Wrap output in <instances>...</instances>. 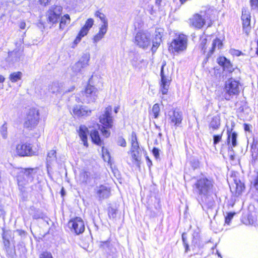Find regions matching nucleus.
Segmentation results:
<instances>
[{
	"label": "nucleus",
	"mask_w": 258,
	"mask_h": 258,
	"mask_svg": "<svg viewBox=\"0 0 258 258\" xmlns=\"http://www.w3.org/2000/svg\"><path fill=\"white\" fill-rule=\"evenodd\" d=\"M192 187L193 193L201 199L203 203L209 209L213 208L215 202L211 197L215 194V188L212 179L205 176L198 178L192 184Z\"/></svg>",
	"instance_id": "nucleus-1"
},
{
	"label": "nucleus",
	"mask_w": 258,
	"mask_h": 258,
	"mask_svg": "<svg viewBox=\"0 0 258 258\" xmlns=\"http://www.w3.org/2000/svg\"><path fill=\"white\" fill-rule=\"evenodd\" d=\"M112 107L110 106L106 108L104 113L99 117L100 122L102 124L100 130L103 136L107 138L110 136V133L107 130L112 126L113 119L111 116Z\"/></svg>",
	"instance_id": "nucleus-2"
},
{
	"label": "nucleus",
	"mask_w": 258,
	"mask_h": 258,
	"mask_svg": "<svg viewBox=\"0 0 258 258\" xmlns=\"http://www.w3.org/2000/svg\"><path fill=\"white\" fill-rule=\"evenodd\" d=\"M187 37L183 34L176 35L169 44L168 49L171 52H180L186 49Z\"/></svg>",
	"instance_id": "nucleus-3"
},
{
	"label": "nucleus",
	"mask_w": 258,
	"mask_h": 258,
	"mask_svg": "<svg viewBox=\"0 0 258 258\" xmlns=\"http://www.w3.org/2000/svg\"><path fill=\"white\" fill-rule=\"evenodd\" d=\"M37 170V168L22 169L17 176L19 186L23 187L24 185L32 182Z\"/></svg>",
	"instance_id": "nucleus-4"
},
{
	"label": "nucleus",
	"mask_w": 258,
	"mask_h": 258,
	"mask_svg": "<svg viewBox=\"0 0 258 258\" xmlns=\"http://www.w3.org/2000/svg\"><path fill=\"white\" fill-rule=\"evenodd\" d=\"M40 114L37 109L30 108L26 114L24 126L25 128L32 130L36 126L39 121Z\"/></svg>",
	"instance_id": "nucleus-5"
},
{
	"label": "nucleus",
	"mask_w": 258,
	"mask_h": 258,
	"mask_svg": "<svg viewBox=\"0 0 258 258\" xmlns=\"http://www.w3.org/2000/svg\"><path fill=\"white\" fill-rule=\"evenodd\" d=\"M16 152L20 157L32 156L36 155V152L32 149V146L28 143H21L16 147Z\"/></svg>",
	"instance_id": "nucleus-6"
},
{
	"label": "nucleus",
	"mask_w": 258,
	"mask_h": 258,
	"mask_svg": "<svg viewBox=\"0 0 258 258\" xmlns=\"http://www.w3.org/2000/svg\"><path fill=\"white\" fill-rule=\"evenodd\" d=\"M134 42L139 47L145 49L150 45V35L147 32L139 31L135 36Z\"/></svg>",
	"instance_id": "nucleus-7"
},
{
	"label": "nucleus",
	"mask_w": 258,
	"mask_h": 258,
	"mask_svg": "<svg viewBox=\"0 0 258 258\" xmlns=\"http://www.w3.org/2000/svg\"><path fill=\"white\" fill-rule=\"evenodd\" d=\"M224 97L226 100H230L232 95H235L238 92V84L232 79L228 80L225 83L224 89Z\"/></svg>",
	"instance_id": "nucleus-8"
},
{
	"label": "nucleus",
	"mask_w": 258,
	"mask_h": 258,
	"mask_svg": "<svg viewBox=\"0 0 258 258\" xmlns=\"http://www.w3.org/2000/svg\"><path fill=\"white\" fill-rule=\"evenodd\" d=\"M62 8L60 6H52L46 13L47 21L51 23H55L61 15Z\"/></svg>",
	"instance_id": "nucleus-9"
},
{
	"label": "nucleus",
	"mask_w": 258,
	"mask_h": 258,
	"mask_svg": "<svg viewBox=\"0 0 258 258\" xmlns=\"http://www.w3.org/2000/svg\"><path fill=\"white\" fill-rule=\"evenodd\" d=\"M97 89L94 86L88 84L82 92L83 101L86 103L94 102L97 97Z\"/></svg>",
	"instance_id": "nucleus-10"
},
{
	"label": "nucleus",
	"mask_w": 258,
	"mask_h": 258,
	"mask_svg": "<svg viewBox=\"0 0 258 258\" xmlns=\"http://www.w3.org/2000/svg\"><path fill=\"white\" fill-rule=\"evenodd\" d=\"M69 226L77 235L82 233L85 230L84 222L80 217H76L71 220L69 222Z\"/></svg>",
	"instance_id": "nucleus-11"
},
{
	"label": "nucleus",
	"mask_w": 258,
	"mask_h": 258,
	"mask_svg": "<svg viewBox=\"0 0 258 258\" xmlns=\"http://www.w3.org/2000/svg\"><path fill=\"white\" fill-rule=\"evenodd\" d=\"M168 120L170 123L178 126L182 120V114L176 110L169 111L168 113Z\"/></svg>",
	"instance_id": "nucleus-12"
},
{
	"label": "nucleus",
	"mask_w": 258,
	"mask_h": 258,
	"mask_svg": "<svg viewBox=\"0 0 258 258\" xmlns=\"http://www.w3.org/2000/svg\"><path fill=\"white\" fill-rule=\"evenodd\" d=\"M164 66L162 65L161 69V91L162 94H166L168 92L169 86L170 83L171 79L169 76H166L164 73Z\"/></svg>",
	"instance_id": "nucleus-13"
},
{
	"label": "nucleus",
	"mask_w": 258,
	"mask_h": 258,
	"mask_svg": "<svg viewBox=\"0 0 258 258\" xmlns=\"http://www.w3.org/2000/svg\"><path fill=\"white\" fill-rule=\"evenodd\" d=\"M95 190L97 197L101 200L108 198L110 195V188L104 185L97 186Z\"/></svg>",
	"instance_id": "nucleus-14"
},
{
	"label": "nucleus",
	"mask_w": 258,
	"mask_h": 258,
	"mask_svg": "<svg viewBox=\"0 0 258 258\" xmlns=\"http://www.w3.org/2000/svg\"><path fill=\"white\" fill-rule=\"evenodd\" d=\"M74 114L79 117H85L90 115L91 111L87 107L82 105H76L74 107Z\"/></svg>",
	"instance_id": "nucleus-15"
},
{
	"label": "nucleus",
	"mask_w": 258,
	"mask_h": 258,
	"mask_svg": "<svg viewBox=\"0 0 258 258\" xmlns=\"http://www.w3.org/2000/svg\"><path fill=\"white\" fill-rule=\"evenodd\" d=\"M190 23L195 28L200 29L205 24V19L199 14H195L189 19Z\"/></svg>",
	"instance_id": "nucleus-16"
},
{
	"label": "nucleus",
	"mask_w": 258,
	"mask_h": 258,
	"mask_svg": "<svg viewBox=\"0 0 258 258\" xmlns=\"http://www.w3.org/2000/svg\"><path fill=\"white\" fill-rule=\"evenodd\" d=\"M22 56V52L19 50H14L9 53L7 60L9 62L14 63L19 61Z\"/></svg>",
	"instance_id": "nucleus-17"
},
{
	"label": "nucleus",
	"mask_w": 258,
	"mask_h": 258,
	"mask_svg": "<svg viewBox=\"0 0 258 258\" xmlns=\"http://www.w3.org/2000/svg\"><path fill=\"white\" fill-rule=\"evenodd\" d=\"M218 63L223 68L224 70L231 72L233 70L232 65L229 60L224 56L219 57L217 58Z\"/></svg>",
	"instance_id": "nucleus-18"
},
{
	"label": "nucleus",
	"mask_w": 258,
	"mask_h": 258,
	"mask_svg": "<svg viewBox=\"0 0 258 258\" xmlns=\"http://www.w3.org/2000/svg\"><path fill=\"white\" fill-rule=\"evenodd\" d=\"M88 134V128L84 125H81L79 127V136L81 139L82 141L83 142L84 145L87 147L88 143H87V136Z\"/></svg>",
	"instance_id": "nucleus-19"
},
{
	"label": "nucleus",
	"mask_w": 258,
	"mask_h": 258,
	"mask_svg": "<svg viewBox=\"0 0 258 258\" xmlns=\"http://www.w3.org/2000/svg\"><path fill=\"white\" fill-rule=\"evenodd\" d=\"M223 43L222 41L219 38H216L213 41L212 47L207 54V57H210L214 53L215 48L217 47L218 49L222 48Z\"/></svg>",
	"instance_id": "nucleus-20"
},
{
	"label": "nucleus",
	"mask_w": 258,
	"mask_h": 258,
	"mask_svg": "<svg viewBox=\"0 0 258 258\" xmlns=\"http://www.w3.org/2000/svg\"><path fill=\"white\" fill-rule=\"evenodd\" d=\"M107 27H106V25H102L101 27L100 28L99 32L95 35L93 38L94 42L97 43L103 38L104 35L107 32Z\"/></svg>",
	"instance_id": "nucleus-21"
},
{
	"label": "nucleus",
	"mask_w": 258,
	"mask_h": 258,
	"mask_svg": "<svg viewBox=\"0 0 258 258\" xmlns=\"http://www.w3.org/2000/svg\"><path fill=\"white\" fill-rule=\"evenodd\" d=\"M220 125V117L219 115H216L213 117L209 124V128L213 131L217 130Z\"/></svg>",
	"instance_id": "nucleus-22"
},
{
	"label": "nucleus",
	"mask_w": 258,
	"mask_h": 258,
	"mask_svg": "<svg viewBox=\"0 0 258 258\" xmlns=\"http://www.w3.org/2000/svg\"><path fill=\"white\" fill-rule=\"evenodd\" d=\"M62 85L58 82H52L48 86V90L52 93H60Z\"/></svg>",
	"instance_id": "nucleus-23"
},
{
	"label": "nucleus",
	"mask_w": 258,
	"mask_h": 258,
	"mask_svg": "<svg viewBox=\"0 0 258 258\" xmlns=\"http://www.w3.org/2000/svg\"><path fill=\"white\" fill-rule=\"evenodd\" d=\"M90 137L94 144L99 146L102 145V141L101 140L98 131L96 130L92 131L90 133Z\"/></svg>",
	"instance_id": "nucleus-24"
},
{
	"label": "nucleus",
	"mask_w": 258,
	"mask_h": 258,
	"mask_svg": "<svg viewBox=\"0 0 258 258\" xmlns=\"http://www.w3.org/2000/svg\"><path fill=\"white\" fill-rule=\"evenodd\" d=\"M132 147L131 151H140L136 134L133 132L131 136Z\"/></svg>",
	"instance_id": "nucleus-25"
},
{
	"label": "nucleus",
	"mask_w": 258,
	"mask_h": 258,
	"mask_svg": "<svg viewBox=\"0 0 258 258\" xmlns=\"http://www.w3.org/2000/svg\"><path fill=\"white\" fill-rule=\"evenodd\" d=\"M94 21L92 19H88L84 27L81 29L80 31L81 33H83V35H86L89 30V29L92 27L93 25Z\"/></svg>",
	"instance_id": "nucleus-26"
},
{
	"label": "nucleus",
	"mask_w": 258,
	"mask_h": 258,
	"mask_svg": "<svg viewBox=\"0 0 258 258\" xmlns=\"http://www.w3.org/2000/svg\"><path fill=\"white\" fill-rule=\"evenodd\" d=\"M71 21L70 16L68 14L64 15L61 18L59 24L60 29L63 30L67 24H70Z\"/></svg>",
	"instance_id": "nucleus-27"
},
{
	"label": "nucleus",
	"mask_w": 258,
	"mask_h": 258,
	"mask_svg": "<svg viewBox=\"0 0 258 258\" xmlns=\"http://www.w3.org/2000/svg\"><path fill=\"white\" fill-rule=\"evenodd\" d=\"M228 138H227V142L228 144L231 142L232 146L233 147H235L236 146V138H237V134L235 132H229L228 131Z\"/></svg>",
	"instance_id": "nucleus-28"
},
{
	"label": "nucleus",
	"mask_w": 258,
	"mask_h": 258,
	"mask_svg": "<svg viewBox=\"0 0 258 258\" xmlns=\"http://www.w3.org/2000/svg\"><path fill=\"white\" fill-rule=\"evenodd\" d=\"M90 60V55L87 53L84 54L80 59L78 61L83 68L87 67L89 65Z\"/></svg>",
	"instance_id": "nucleus-29"
},
{
	"label": "nucleus",
	"mask_w": 258,
	"mask_h": 258,
	"mask_svg": "<svg viewBox=\"0 0 258 258\" xmlns=\"http://www.w3.org/2000/svg\"><path fill=\"white\" fill-rule=\"evenodd\" d=\"M30 215H32L34 219H43L44 214L39 210H35L33 208L31 209Z\"/></svg>",
	"instance_id": "nucleus-30"
},
{
	"label": "nucleus",
	"mask_w": 258,
	"mask_h": 258,
	"mask_svg": "<svg viewBox=\"0 0 258 258\" xmlns=\"http://www.w3.org/2000/svg\"><path fill=\"white\" fill-rule=\"evenodd\" d=\"M22 73L21 72H14L10 75L9 79L12 82H16L21 79Z\"/></svg>",
	"instance_id": "nucleus-31"
},
{
	"label": "nucleus",
	"mask_w": 258,
	"mask_h": 258,
	"mask_svg": "<svg viewBox=\"0 0 258 258\" xmlns=\"http://www.w3.org/2000/svg\"><path fill=\"white\" fill-rule=\"evenodd\" d=\"M56 151L54 150L49 151L47 153L46 158L47 162L48 163H51L52 161L56 160Z\"/></svg>",
	"instance_id": "nucleus-32"
},
{
	"label": "nucleus",
	"mask_w": 258,
	"mask_h": 258,
	"mask_svg": "<svg viewBox=\"0 0 258 258\" xmlns=\"http://www.w3.org/2000/svg\"><path fill=\"white\" fill-rule=\"evenodd\" d=\"M243 125L246 138H248L249 137H251L252 135V126L249 124L247 123H244Z\"/></svg>",
	"instance_id": "nucleus-33"
},
{
	"label": "nucleus",
	"mask_w": 258,
	"mask_h": 258,
	"mask_svg": "<svg viewBox=\"0 0 258 258\" xmlns=\"http://www.w3.org/2000/svg\"><path fill=\"white\" fill-rule=\"evenodd\" d=\"M160 111V108L158 104H155L152 109V113L153 115V116L155 118H157L158 117L159 113Z\"/></svg>",
	"instance_id": "nucleus-34"
},
{
	"label": "nucleus",
	"mask_w": 258,
	"mask_h": 258,
	"mask_svg": "<svg viewBox=\"0 0 258 258\" xmlns=\"http://www.w3.org/2000/svg\"><path fill=\"white\" fill-rule=\"evenodd\" d=\"M132 154V157L133 159L134 160L135 163H136L138 165H139V162L140 161V157L139 156L140 151H131Z\"/></svg>",
	"instance_id": "nucleus-35"
},
{
	"label": "nucleus",
	"mask_w": 258,
	"mask_h": 258,
	"mask_svg": "<svg viewBox=\"0 0 258 258\" xmlns=\"http://www.w3.org/2000/svg\"><path fill=\"white\" fill-rule=\"evenodd\" d=\"M89 173L87 171H83L80 175V180L83 183H86L89 177Z\"/></svg>",
	"instance_id": "nucleus-36"
},
{
	"label": "nucleus",
	"mask_w": 258,
	"mask_h": 258,
	"mask_svg": "<svg viewBox=\"0 0 258 258\" xmlns=\"http://www.w3.org/2000/svg\"><path fill=\"white\" fill-rule=\"evenodd\" d=\"M8 127L6 122H5L3 125L1 127V134L2 136V137L6 139L8 137V132H7Z\"/></svg>",
	"instance_id": "nucleus-37"
},
{
	"label": "nucleus",
	"mask_w": 258,
	"mask_h": 258,
	"mask_svg": "<svg viewBox=\"0 0 258 258\" xmlns=\"http://www.w3.org/2000/svg\"><path fill=\"white\" fill-rule=\"evenodd\" d=\"M95 16L99 18V19L101 20L103 23V25H106V27L108 26L107 20L105 18V16L104 14L100 12L99 11H97L95 13Z\"/></svg>",
	"instance_id": "nucleus-38"
},
{
	"label": "nucleus",
	"mask_w": 258,
	"mask_h": 258,
	"mask_svg": "<svg viewBox=\"0 0 258 258\" xmlns=\"http://www.w3.org/2000/svg\"><path fill=\"white\" fill-rule=\"evenodd\" d=\"M82 69H83V68L78 61L75 63L72 67V70L76 74L80 73Z\"/></svg>",
	"instance_id": "nucleus-39"
},
{
	"label": "nucleus",
	"mask_w": 258,
	"mask_h": 258,
	"mask_svg": "<svg viewBox=\"0 0 258 258\" xmlns=\"http://www.w3.org/2000/svg\"><path fill=\"white\" fill-rule=\"evenodd\" d=\"M102 157L105 161L108 162L110 160V156L109 153L107 150L105 149L104 147L102 148Z\"/></svg>",
	"instance_id": "nucleus-40"
},
{
	"label": "nucleus",
	"mask_w": 258,
	"mask_h": 258,
	"mask_svg": "<svg viewBox=\"0 0 258 258\" xmlns=\"http://www.w3.org/2000/svg\"><path fill=\"white\" fill-rule=\"evenodd\" d=\"M250 26V17L246 16L245 19H243V28Z\"/></svg>",
	"instance_id": "nucleus-41"
},
{
	"label": "nucleus",
	"mask_w": 258,
	"mask_h": 258,
	"mask_svg": "<svg viewBox=\"0 0 258 258\" xmlns=\"http://www.w3.org/2000/svg\"><path fill=\"white\" fill-rule=\"evenodd\" d=\"M161 30L160 29H158L156 30V35L155 37V41H158L161 42V38L162 37V35L161 34Z\"/></svg>",
	"instance_id": "nucleus-42"
},
{
	"label": "nucleus",
	"mask_w": 258,
	"mask_h": 258,
	"mask_svg": "<svg viewBox=\"0 0 258 258\" xmlns=\"http://www.w3.org/2000/svg\"><path fill=\"white\" fill-rule=\"evenodd\" d=\"M252 183L254 188L256 190H258V171L256 172V175L253 178Z\"/></svg>",
	"instance_id": "nucleus-43"
},
{
	"label": "nucleus",
	"mask_w": 258,
	"mask_h": 258,
	"mask_svg": "<svg viewBox=\"0 0 258 258\" xmlns=\"http://www.w3.org/2000/svg\"><path fill=\"white\" fill-rule=\"evenodd\" d=\"M117 145L124 147L126 145V141L124 138H123L122 137H118L117 141Z\"/></svg>",
	"instance_id": "nucleus-44"
},
{
	"label": "nucleus",
	"mask_w": 258,
	"mask_h": 258,
	"mask_svg": "<svg viewBox=\"0 0 258 258\" xmlns=\"http://www.w3.org/2000/svg\"><path fill=\"white\" fill-rule=\"evenodd\" d=\"M234 214H235L234 213H232V212L228 213L227 216L225 217V223L229 225L230 222V221L233 218Z\"/></svg>",
	"instance_id": "nucleus-45"
},
{
	"label": "nucleus",
	"mask_w": 258,
	"mask_h": 258,
	"mask_svg": "<svg viewBox=\"0 0 258 258\" xmlns=\"http://www.w3.org/2000/svg\"><path fill=\"white\" fill-rule=\"evenodd\" d=\"M207 40L206 38H204L201 40V43L200 44V47L201 48V50L203 51V53H205L206 52V45L207 44Z\"/></svg>",
	"instance_id": "nucleus-46"
},
{
	"label": "nucleus",
	"mask_w": 258,
	"mask_h": 258,
	"mask_svg": "<svg viewBox=\"0 0 258 258\" xmlns=\"http://www.w3.org/2000/svg\"><path fill=\"white\" fill-rule=\"evenodd\" d=\"M182 239L183 241V244L185 247V251H187L188 250V244L186 241V234L185 233H183L182 235Z\"/></svg>",
	"instance_id": "nucleus-47"
},
{
	"label": "nucleus",
	"mask_w": 258,
	"mask_h": 258,
	"mask_svg": "<svg viewBox=\"0 0 258 258\" xmlns=\"http://www.w3.org/2000/svg\"><path fill=\"white\" fill-rule=\"evenodd\" d=\"M39 258H53V257L50 252L45 251L40 254Z\"/></svg>",
	"instance_id": "nucleus-48"
},
{
	"label": "nucleus",
	"mask_w": 258,
	"mask_h": 258,
	"mask_svg": "<svg viewBox=\"0 0 258 258\" xmlns=\"http://www.w3.org/2000/svg\"><path fill=\"white\" fill-rule=\"evenodd\" d=\"M110 246V242L108 241H102L100 243V247L104 249L109 248Z\"/></svg>",
	"instance_id": "nucleus-49"
},
{
	"label": "nucleus",
	"mask_w": 258,
	"mask_h": 258,
	"mask_svg": "<svg viewBox=\"0 0 258 258\" xmlns=\"http://www.w3.org/2000/svg\"><path fill=\"white\" fill-rule=\"evenodd\" d=\"M222 134L221 135H214L213 136V143L214 145H216L218 144L221 140L222 138Z\"/></svg>",
	"instance_id": "nucleus-50"
},
{
	"label": "nucleus",
	"mask_w": 258,
	"mask_h": 258,
	"mask_svg": "<svg viewBox=\"0 0 258 258\" xmlns=\"http://www.w3.org/2000/svg\"><path fill=\"white\" fill-rule=\"evenodd\" d=\"M230 53L234 56H239L241 54V52L238 50H236L234 49H231L230 50Z\"/></svg>",
	"instance_id": "nucleus-51"
},
{
	"label": "nucleus",
	"mask_w": 258,
	"mask_h": 258,
	"mask_svg": "<svg viewBox=\"0 0 258 258\" xmlns=\"http://www.w3.org/2000/svg\"><path fill=\"white\" fill-rule=\"evenodd\" d=\"M85 35H83V33H81V31H80L76 38L74 40L75 44L78 43L81 40L82 38L84 37Z\"/></svg>",
	"instance_id": "nucleus-52"
},
{
	"label": "nucleus",
	"mask_w": 258,
	"mask_h": 258,
	"mask_svg": "<svg viewBox=\"0 0 258 258\" xmlns=\"http://www.w3.org/2000/svg\"><path fill=\"white\" fill-rule=\"evenodd\" d=\"M160 43V41L155 40L153 41V46L152 48V51H154L156 49L157 47H158L159 46Z\"/></svg>",
	"instance_id": "nucleus-53"
},
{
	"label": "nucleus",
	"mask_w": 258,
	"mask_h": 258,
	"mask_svg": "<svg viewBox=\"0 0 258 258\" xmlns=\"http://www.w3.org/2000/svg\"><path fill=\"white\" fill-rule=\"evenodd\" d=\"M152 153L156 159L159 157V150L156 147L153 148L152 150Z\"/></svg>",
	"instance_id": "nucleus-54"
},
{
	"label": "nucleus",
	"mask_w": 258,
	"mask_h": 258,
	"mask_svg": "<svg viewBox=\"0 0 258 258\" xmlns=\"http://www.w3.org/2000/svg\"><path fill=\"white\" fill-rule=\"evenodd\" d=\"M251 6L253 9L258 7V0H250Z\"/></svg>",
	"instance_id": "nucleus-55"
},
{
	"label": "nucleus",
	"mask_w": 258,
	"mask_h": 258,
	"mask_svg": "<svg viewBox=\"0 0 258 258\" xmlns=\"http://www.w3.org/2000/svg\"><path fill=\"white\" fill-rule=\"evenodd\" d=\"M51 0H38L39 4L43 6L47 5Z\"/></svg>",
	"instance_id": "nucleus-56"
},
{
	"label": "nucleus",
	"mask_w": 258,
	"mask_h": 258,
	"mask_svg": "<svg viewBox=\"0 0 258 258\" xmlns=\"http://www.w3.org/2000/svg\"><path fill=\"white\" fill-rule=\"evenodd\" d=\"M250 30H251V27H244V28H243V30L244 31V32L245 33V34L248 35L249 33V32H250Z\"/></svg>",
	"instance_id": "nucleus-57"
},
{
	"label": "nucleus",
	"mask_w": 258,
	"mask_h": 258,
	"mask_svg": "<svg viewBox=\"0 0 258 258\" xmlns=\"http://www.w3.org/2000/svg\"><path fill=\"white\" fill-rule=\"evenodd\" d=\"M146 159L147 161V164L149 168H150L151 166L152 165V163L151 160L150 159V158H149L148 156L146 157Z\"/></svg>",
	"instance_id": "nucleus-58"
},
{
	"label": "nucleus",
	"mask_w": 258,
	"mask_h": 258,
	"mask_svg": "<svg viewBox=\"0 0 258 258\" xmlns=\"http://www.w3.org/2000/svg\"><path fill=\"white\" fill-rule=\"evenodd\" d=\"M26 25L25 22H24L23 21L20 22V23L19 24L20 28L21 29H24L26 28Z\"/></svg>",
	"instance_id": "nucleus-59"
},
{
	"label": "nucleus",
	"mask_w": 258,
	"mask_h": 258,
	"mask_svg": "<svg viewBox=\"0 0 258 258\" xmlns=\"http://www.w3.org/2000/svg\"><path fill=\"white\" fill-rule=\"evenodd\" d=\"M236 189H237L236 192H237L238 191V194H239V191H241L242 190V186L241 185L238 186L237 184H236Z\"/></svg>",
	"instance_id": "nucleus-60"
},
{
	"label": "nucleus",
	"mask_w": 258,
	"mask_h": 258,
	"mask_svg": "<svg viewBox=\"0 0 258 258\" xmlns=\"http://www.w3.org/2000/svg\"><path fill=\"white\" fill-rule=\"evenodd\" d=\"M5 78L2 75H0V83H3L5 81Z\"/></svg>",
	"instance_id": "nucleus-61"
},
{
	"label": "nucleus",
	"mask_w": 258,
	"mask_h": 258,
	"mask_svg": "<svg viewBox=\"0 0 258 258\" xmlns=\"http://www.w3.org/2000/svg\"><path fill=\"white\" fill-rule=\"evenodd\" d=\"M60 192L61 196H63L64 195L65 191L63 187H62Z\"/></svg>",
	"instance_id": "nucleus-62"
},
{
	"label": "nucleus",
	"mask_w": 258,
	"mask_h": 258,
	"mask_svg": "<svg viewBox=\"0 0 258 258\" xmlns=\"http://www.w3.org/2000/svg\"><path fill=\"white\" fill-rule=\"evenodd\" d=\"M161 2V0H156V4L159 5Z\"/></svg>",
	"instance_id": "nucleus-63"
},
{
	"label": "nucleus",
	"mask_w": 258,
	"mask_h": 258,
	"mask_svg": "<svg viewBox=\"0 0 258 258\" xmlns=\"http://www.w3.org/2000/svg\"><path fill=\"white\" fill-rule=\"evenodd\" d=\"M256 53L258 55V39H257V48H256Z\"/></svg>",
	"instance_id": "nucleus-64"
}]
</instances>
